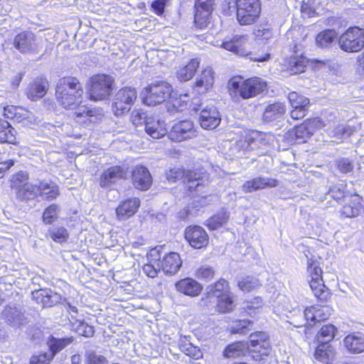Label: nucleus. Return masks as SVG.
<instances>
[{"instance_id": "f257e3e1", "label": "nucleus", "mask_w": 364, "mask_h": 364, "mask_svg": "<svg viewBox=\"0 0 364 364\" xmlns=\"http://www.w3.org/2000/svg\"><path fill=\"white\" fill-rule=\"evenodd\" d=\"M83 92L82 85L75 77H63L56 85V99L65 109H75L81 102Z\"/></svg>"}, {"instance_id": "f03ea898", "label": "nucleus", "mask_w": 364, "mask_h": 364, "mask_svg": "<svg viewBox=\"0 0 364 364\" xmlns=\"http://www.w3.org/2000/svg\"><path fill=\"white\" fill-rule=\"evenodd\" d=\"M166 178L170 183L183 180L186 188L190 191H200L208 184L205 172L173 168L166 172Z\"/></svg>"}, {"instance_id": "7ed1b4c3", "label": "nucleus", "mask_w": 364, "mask_h": 364, "mask_svg": "<svg viewBox=\"0 0 364 364\" xmlns=\"http://www.w3.org/2000/svg\"><path fill=\"white\" fill-rule=\"evenodd\" d=\"M173 91L172 86L164 80H156L144 90L143 102L148 106H156L166 101Z\"/></svg>"}, {"instance_id": "20e7f679", "label": "nucleus", "mask_w": 364, "mask_h": 364, "mask_svg": "<svg viewBox=\"0 0 364 364\" xmlns=\"http://www.w3.org/2000/svg\"><path fill=\"white\" fill-rule=\"evenodd\" d=\"M230 85L243 99L254 97L267 90L266 81L260 77H251L245 80L232 79Z\"/></svg>"}, {"instance_id": "39448f33", "label": "nucleus", "mask_w": 364, "mask_h": 364, "mask_svg": "<svg viewBox=\"0 0 364 364\" xmlns=\"http://www.w3.org/2000/svg\"><path fill=\"white\" fill-rule=\"evenodd\" d=\"M340 48L347 53H355L364 48V29L350 27L338 38Z\"/></svg>"}, {"instance_id": "423d86ee", "label": "nucleus", "mask_w": 364, "mask_h": 364, "mask_svg": "<svg viewBox=\"0 0 364 364\" xmlns=\"http://www.w3.org/2000/svg\"><path fill=\"white\" fill-rule=\"evenodd\" d=\"M237 20L240 25H252L259 18L261 6L259 0H236Z\"/></svg>"}, {"instance_id": "0eeeda50", "label": "nucleus", "mask_w": 364, "mask_h": 364, "mask_svg": "<svg viewBox=\"0 0 364 364\" xmlns=\"http://www.w3.org/2000/svg\"><path fill=\"white\" fill-rule=\"evenodd\" d=\"M114 86L113 78L107 75H97L92 77L90 88V100H105L112 93Z\"/></svg>"}, {"instance_id": "6e6552de", "label": "nucleus", "mask_w": 364, "mask_h": 364, "mask_svg": "<svg viewBox=\"0 0 364 364\" xmlns=\"http://www.w3.org/2000/svg\"><path fill=\"white\" fill-rule=\"evenodd\" d=\"M249 348L252 353V358L256 361H261L264 356H267L272 351L269 336L263 331H257L251 333L249 338Z\"/></svg>"}, {"instance_id": "1a4fd4ad", "label": "nucleus", "mask_w": 364, "mask_h": 364, "mask_svg": "<svg viewBox=\"0 0 364 364\" xmlns=\"http://www.w3.org/2000/svg\"><path fill=\"white\" fill-rule=\"evenodd\" d=\"M14 46L23 54H37L42 48L41 41L31 31L18 33L14 39Z\"/></svg>"}, {"instance_id": "9d476101", "label": "nucleus", "mask_w": 364, "mask_h": 364, "mask_svg": "<svg viewBox=\"0 0 364 364\" xmlns=\"http://www.w3.org/2000/svg\"><path fill=\"white\" fill-rule=\"evenodd\" d=\"M136 99V91L134 88L124 87L115 95L112 102V110L116 116H121L130 109L132 105Z\"/></svg>"}, {"instance_id": "9b49d317", "label": "nucleus", "mask_w": 364, "mask_h": 364, "mask_svg": "<svg viewBox=\"0 0 364 364\" xmlns=\"http://www.w3.org/2000/svg\"><path fill=\"white\" fill-rule=\"evenodd\" d=\"M196 112L200 111L198 121L200 127L205 129H213L220 123V114L218 109L213 105L203 106L198 105L197 107H194Z\"/></svg>"}, {"instance_id": "f8f14e48", "label": "nucleus", "mask_w": 364, "mask_h": 364, "mask_svg": "<svg viewBox=\"0 0 364 364\" xmlns=\"http://www.w3.org/2000/svg\"><path fill=\"white\" fill-rule=\"evenodd\" d=\"M197 136V131L191 120H181L175 123L168 133V138L176 142L191 139Z\"/></svg>"}, {"instance_id": "ddd939ff", "label": "nucleus", "mask_w": 364, "mask_h": 364, "mask_svg": "<svg viewBox=\"0 0 364 364\" xmlns=\"http://www.w3.org/2000/svg\"><path fill=\"white\" fill-rule=\"evenodd\" d=\"M215 0H196L194 4V23L196 27L203 28L210 23Z\"/></svg>"}, {"instance_id": "4468645a", "label": "nucleus", "mask_w": 364, "mask_h": 364, "mask_svg": "<svg viewBox=\"0 0 364 364\" xmlns=\"http://www.w3.org/2000/svg\"><path fill=\"white\" fill-rule=\"evenodd\" d=\"M185 238L190 245L196 249H200L208 244V235L200 226H189L186 228Z\"/></svg>"}, {"instance_id": "2eb2a0df", "label": "nucleus", "mask_w": 364, "mask_h": 364, "mask_svg": "<svg viewBox=\"0 0 364 364\" xmlns=\"http://www.w3.org/2000/svg\"><path fill=\"white\" fill-rule=\"evenodd\" d=\"M162 250L163 247L161 246H158L151 249L147 254L149 262L143 266L142 269L144 273L151 278L157 277L158 273L161 270V258Z\"/></svg>"}, {"instance_id": "dca6fc26", "label": "nucleus", "mask_w": 364, "mask_h": 364, "mask_svg": "<svg viewBox=\"0 0 364 364\" xmlns=\"http://www.w3.org/2000/svg\"><path fill=\"white\" fill-rule=\"evenodd\" d=\"M132 180L134 186L141 191L148 190L152 183V177L147 168L139 165L132 171Z\"/></svg>"}, {"instance_id": "f3484780", "label": "nucleus", "mask_w": 364, "mask_h": 364, "mask_svg": "<svg viewBox=\"0 0 364 364\" xmlns=\"http://www.w3.org/2000/svg\"><path fill=\"white\" fill-rule=\"evenodd\" d=\"M323 127H324L323 122L318 118H314L296 126L293 132L296 139H300L305 142L313 134L316 129Z\"/></svg>"}, {"instance_id": "a211bd4d", "label": "nucleus", "mask_w": 364, "mask_h": 364, "mask_svg": "<svg viewBox=\"0 0 364 364\" xmlns=\"http://www.w3.org/2000/svg\"><path fill=\"white\" fill-rule=\"evenodd\" d=\"M213 82L214 73L211 68L208 67L197 77L193 90L196 94H204L212 87Z\"/></svg>"}, {"instance_id": "6ab92c4d", "label": "nucleus", "mask_w": 364, "mask_h": 364, "mask_svg": "<svg viewBox=\"0 0 364 364\" xmlns=\"http://www.w3.org/2000/svg\"><path fill=\"white\" fill-rule=\"evenodd\" d=\"M278 186V181L276 179L259 176L250 181H245L241 188L243 193H248L265 188H274Z\"/></svg>"}, {"instance_id": "aec40b11", "label": "nucleus", "mask_w": 364, "mask_h": 364, "mask_svg": "<svg viewBox=\"0 0 364 364\" xmlns=\"http://www.w3.org/2000/svg\"><path fill=\"white\" fill-rule=\"evenodd\" d=\"M176 289L180 293L194 297L198 296L202 291L203 287L192 278H184L175 284Z\"/></svg>"}, {"instance_id": "412c9836", "label": "nucleus", "mask_w": 364, "mask_h": 364, "mask_svg": "<svg viewBox=\"0 0 364 364\" xmlns=\"http://www.w3.org/2000/svg\"><path fill=\"white\" fill-rule=\"evenodd\" d=\"M33 298L43 307H51L61 302V295L51 289H41L33 293Z\"/></svg>"}, {"instance_id": "4be33fe9", "label": "nucleus", "mask_w": 364, "mask_h": 364, "mask_svg": "<svg viewBox=\"0 0 364 364\" xmlns=\"http://www.w3.org/2000/svg\"><path fill=\"white\" fill-rule=\"evenodd\" d=\"M182 265V260L177 252H170L161 259V270L166 274L173 275L178 272Z\"/></svg>"}, {"instance_id": "5701e85b", "label": "nucleus", "mask_w": 364, "mask_h": 364, "mask_svg": "<svg viewBox=\"0 0 364 364\" xmlns=\"http://www.w3.org/2000/svg\"><path fill=\"white\" fill-rule=\"evenodd\" d=\"M140 205L138 198H129L122 202L116 209L117 218L122 220L132 216L137 211Z\"/></svg>"}, {"instance_id": "b1692460", "label": "nucleus", "mask_w": 364, "mask_h": 364, "mask_svg": "<svg viewBox=\"0 0 364 364\" xmlns=\"http://www.w3.org/2000/svg\"><path fill=\"white\" fill-rule=\"evenodd\" d=\"M124 175L125 171L121 166H112L102 173L100 185L101 187H108L123 178Z\"/></svg>"}, {"instance_id": "393cba45", "label": "nucleus", "mask_w": 364, "mask_h": 364, "mask_svg": "<svg viewBox=\"0 0 364 364\" xmlns=\"http://www.w3.org/2000/svg\"><path fill=\"white\" fill-rule=\"evenodd\" d=\"M287 112L284 102H275L266 106L263 113V120L271 122L281 119Z\"/></svg>"}, {"instance_id": "a878e982", "label": "nucleus", "mask_w": 364, "mask_h": 364, "mask_svg": "<svg viewBox=\"0 0 364 364\" xmlns=\"http://www.w3.org/2000/svg\"><path fill=\"white\" fill-rule=\"evenodd\" d=\"M144 124L146 134L153 139H159L167 133L165 123L163 121L154 117H148Z\"/></svg>"}, {"instance_id": "bb28decb", "label": "nucleus", "mask_w": 364, "mask_h": 364, "mask_svg": "<svg viewBox=\"0 0 364 364\" xmlns=\"http://www.w3.org/2000/svg\"><path fill=\"white\" fill-rule=\"evenodd\" d=\"M16 196L21 201L27 202L38 197V183H25L15 188Z\"/></svg>"}, {"instance_id": "cd10ccee", "label": "nucleus", "mask_w": 364, "mask_h": 364, "mask_svg": "<svg viewBox=\"0 0 364 364\" xmlns=\"http://www.w3.org/2000/svg\"><path fill=\"white\" fill-rule=\"evenodd\" d=\"M207 294L206 297L203 299V301H204L205 305H208V302H212V298H215L218 296H220L223 294L224 293H230L231 292L230 291L228 282L223 279H220L217 282H215L214 284L210 285L207 288Z\"/></svg>"}, {"instance_id": "c85d7f7f", "label": "nucleus", "mask_w": 364, "mask_h": 364, "mask_svg": "<svg viewBox=\"0 0 364 364\" xmlns=\"http://www.w3.org/2000/svg\"><path fill=\"white\" fill-rule=\"evenodd\" d=\"M48 82L46 79H36L30 84L26 90L27 97L32 101H36L43 97L47 92Z\"/></svg>"}, {"instance_id": "c756f323", "label": "nucleus", "mask_w": 364, "mask_h": 364, "mask_svg": "<svg viewBox=\"0 0 364 364\" xmlns=\"http://www.w3.org/2000/svg\"><path fill=\"white\" fill-rule=\"evenodd\" d=\"M359 128V124H338L329 129V135L336 139L344 140L350 136Z\"/></svg>"}, {"instance_id": "7c9ffc66", "label": "nucleus", "mask_w": 364, "mask_h": 364, "mask_svg": "<svg viewBox=\"0 0 364 364\" xmlns=\"http://www.w3.org/2000/svg\"><path fill=\"white\" fill-rule=\"evenodd\" d=\"M346 348L353 353H360L364 350V335L356 333L348 335L343 341Z\"/></svg>"}, {"instance_id": "2f4dec72", "label": "nucleus", "mask_w": 364, "mask_h": 364, "mask_svg": "<svg viewBox=\"0 0 364 364\" xmlns=\"http://www.w3.org/2000/svg\"><path fill=\"white\" fill-rule=\"evenodd\" d=\"M247 38L246 36H235L231 41L223 42L222 47L225 49L232 51L238 55L245 56L247 55V52L243 46L246 43Z\"/></svg>"}, {"instance_id": "473e14b6", "label": "nucleus", "mask_w": 364, "mask_h": 364, "mask_svg": "<svg viewBox=\"0 0 364 364\" xmlns=\"http://www.w3.org/2000/svg\"><path fill=\"white\" fill-rule=\"evenodd\" d=\"M294 311L299 313L300 318V321H294L290 322L296 328L305 326L309 321H317L315 313V306H310L304 310L303 308L296 306Z\"/></svg>"}, {"instance_id": "72a5a7b5", "label": "nucleus", "mask_w": 364, "mask_h": 364, "mask_svg": "<svg viewBox=\"0 0 364 364\" xmlns=\"http://www.w3.org/2000/svg\"><path fill=\"white\" fill-rule=\"evenodd\" d=\"M338 33L334 29H326L319 32L316 37V44L321 48H330L335 43Z\"/></svg>"}, {"instance_id": "f704fd0d", "label": "nucleus", "mask_w": 364, "mask_h": 364, "mask_svg": "<svg viewBox=\"0 0 364 364\" xmlns=\"http://www.w3.org/2000/svg\"><path fill=\"white\" fill-rule=\"evenodd\" d=\"M38 196L45 200H54L60 194L58 186L52 181H40L38 183Z\"/></svg>"}, {"instance_id": "c9c22d12", "label": "nucleus", "mask_w": 364, "mask_h": 364, "mask_svg": "<svg viewBox=\"0 0 364 364\" xmlns=\"http://www.w3.org/2000/svg\"><path fill=\"white\" fill-rule=\"evenodd\" d=\"M2 314L3 317L14 326L22 324L24 320V314L21 309L14 305H8Z\"/></svg>"}, {"instance_id": "e433bc0d", "label": "nucleus", "mask_w": 364, "mask_h": 364, "mask_svg": "<svg viewBox=\"0 0 364 364\" xmlns=\"http://www.w3.org/2000/svg\"><path fill=\"white\" fill-rule=\"evenodd\" d=\"M213 302L216 301L217 309L220 313H228L235 307L234 295L232 292L224 293L220 296L212 298Z\"/></svg>"}, {"instance_id": "4c0bfd02", "label": "nucleus", "mask_w": 364, "mask_h": 364, "mask_svg": "<svg viewBox=\"0 0 364 364\" xmlns=\"http://www.w3.org/2000/svg\"><path fill=\"white\" fill-rule=\"evenodd\" d=\"M199 65L200 60L198 58L191 59L188 64L177 71V77L184 82L191 80L196 74Z\"/></svg>"}, {"instance_id": "58836bf2", "label": "nucleus", "mask_w": 364, "mask_h": 364, "mask_svg": "<svg viewBox=\"0 0 364 364\" xmlns=\"http://www.w3.org/2000/svg\"><path fill=\"white\" fill-rule=\"evenodd\" d=\"M73 342V337L56 338L50 336L47 341L49 348L48 353L53 358L55 355Z\"/></svg>"}, {"instance_id": "ea45409f", "label": "nucleus", "mask_w": 364, "mask_h": 364, "mask_svg": "<svg viewBox=\"0 0 364 364\" xmlns=\"http://www.w3.org/2000/svg\"><path fill=\"white\" fill-rule=\"evenodd\" d=\"M309 286L314 296L321 301H325L329 296V292L323 284L322 277L311 278Z\"/></svg>"}, {"instance_id": "a19ab883", "label": "nucleus", "mask_w": 364, "mask_h": 364, "mask_svg": "<svg viewBox=\"0 0 364 364\" xmlns=\"http://www.w3.org/2000/svg\"><path fill=\"white\" fill-rule=\"evenodd\" d=\"M75 114L77 117H84L85 122L87 120L90 122H97L100 120L103 115L102 114V109H88L86 107H80L77 111L75 112Z\"/></svg>"}, {"instance_id": "79ce46f5", "label": "nucleus", "mask_w": 364, "mask_h": 364, "mask_svg": "<svg viewBox=\"0 0 364 364\" xmlns=\"http://www.w3.org/2000/svg\"><path fill=\"white\" fill-rule=\"evenodd\" d=\"M249 348L247 343L235 342L228 345L224 352L223 356L225 358H237L245 354L246 350Z\"/></svg>"}, {"instance_id": "37998d69", "label": "nucleus", "mask_w": 364, "mask_h": 364, "mask_svg": "<svg viewBox=\"0 0 364 364\" xmlns=\"http://www.w3.org/2000/svg\"><path fill=\"white\" fill-rule=\"evenodd\" d=\"M15 129L7 121L0 120V141L1 143L15 144Z\"/></svg>"}, {"instance_id": "c03bdc74", "label": "nucleus", "mask_w": 364, "mask_h": 364, "mask_svg": "<svg viewBox=\"0 0 364 364\" xmlns=\"http://www.w3.org/2000/svg\"><path fill=\"white\" fill-rule=\"evenodd\" d=\"M229 219V213L227 210H222L208 220H207L205 225L210 230H217L225 225Z\"/></svg>"}, {"instance_id": "a18cd8bd", "label": "nucleus", "mask_w": 364, "mask_h": 364, "mask_svg": "<svg viewBox=\"0 0 364 364\" xmlns=\"http://www.w3.org/2000/svg\"><path fill=\"white\" fill-rule=\"evenodd\" d=\"M4 115L9 119H14L18 122H23L31 118V113L29 112L14 107H6L4 109Z\"/></svg>"}, {"instance_id": "49530a36", "label": "nucleus", "mask_w": 364, "mask_h": 364, "mask_svg": "<svg viewBox=\"0 0 364 364\" xmlns=\"http://www.w3.org/2000/svg\"><path fill=\"white\" fill-rule=\"evenodd\" d=\"M47 236L56 242L62 243L68 240L69 233L63 226H53L49 228Z\"/></svg>"}, {"instance_id": "de8ad7c7", "label": "nucleus", "mask_w": 364, "mask_h": 364, "mask_svg": "<svg viewBox=\"0 0 364 364\" xmlns=\"http://www.w3.org/2000/svg\"><path fill=\"white\" fill-rule=\"evenodd\" d=\"M333 356V350L328 344L320 343L315 350V359L320 362H328Z\"/></svg>"}, {"instance_id": "09e8293b", "label": "nucleus", "mask_w": 364, "mask_h": 364, "mask_svg": "<svg viewBox=\"0 0 364 364\" xmlns=\"http://www.w3.org/2000/svg\"><path fill=\"white\" fill-rule=\"evenodd\" d=\"M308 60L305 57L294 56L289 60V69L292 74H299L304 72Z\"/></svg>"}, {"instance_id": "8fccbe9b", "label": "nucleus", "mask_w": 364, "mask_h": 364, "mask_svg": "<svg viewBox=\"0 0 364 364\" xmlns=\"http://www.w3.org/2000/svg\"><path fill=\"white\" fill-rule=\"evenodd\" d=\"M72 329L80 336L87 338L92 337L95 333L94 328L92 326L79 320H76L72 323Z\"/></svg>"}, {"instance_id": "3c124183", "label": "nucleus", "mask_w": 364, "mask_h": 364, "mask_svg": "<svg viewBox=\"0 0 364 364\" xmlns=\"http://www.w3.org/2000/svg\"><path fill=\"white\" fill-rule=\"evenodd\" d=\"M336 330V327L332 324L323 326L317 335L318 341L328 344L334 338Z\"/></svg>"}, {"instance_id": "603ef678", "label": "nucleus", "mask_w": 364, "mask_h": 364, "mask_svg": "<svg viewBox=\"0 0 364 364\" xmlns=\"http://www.w3.org/2000/svg\"><path fill=\"white\" fill-rule=\"evenodd\" d=\"M59 206L56 204H51L46 208L43 214V222L47 225H51L58 218Z\"/></svg>"}, {"instance_id": "864d4df0", "label": "nucleus", "mask_w": 364, "mask_h": 364, "mask_svg": "<svg viewBox=\"0 0 364 364\" xmlns=\"http://www.w3.org/2000/svg\"><path fill=\"white\" fill-rule=\"evenodd\" d=\"M253 326L252 321L250 320H240L234 322L231 327L232 333H240L245 335L250 330Z\"/></svg>"}, {"instance_id": "5fc2aeb1", "label": "nucleus", "mask_w": 364, "mask_h": 364, "mask_svg": "<svg viewBox=\"0 0 364 364\" xmlns=\"http://www.w3.org/2000/svg\"><path fill=\"white\" fill-rule=\"evenodd\" d=\"M288 99L291 107H301L308 109L309 106V100L303 96L299 95L296 92H291L288 95Z\"/></svg>"}, {"instance_id": "6e6d98bb", "label": "nucleus", "mask_w": 364, "mask_h": 364, "mask_svg": "<svg viewBox=\"0 0 364 364\" xmlns=\"http://www.w3.org/2000/svg\"><path fill=\"white\" fill-rule=\"evenodd\" d=\"M346 192V185L343 183H340L330 187L326 196H329L335 200L339 202L344 198Z\"/></svg>"}, {"instance_id": "4d7b16f0", "label": "nucleus", "mask_w": 364, "mask_h": 364, "mask_svg": "<svg viewBox=\"0 0 364 364\" xmlns=\"http://www.w3.org/2000/svg\"><path fill=\"white\" fill-rule=\"evenodd\" d=\"M259 286V281L252 276H247L238 282V287L243 291H250Z\"/></svg>"}, {"instance_id": "13d9d810", "label": "nucleus", "mask_w": 364, "mask_h": 364, "mask_svg": "<svg viewBox=\"0 0 364 364\" xmlns=\"http://www.w3.org/2000/svg\"><path fill=\"white\" fill-rule=\"evenodd\" d=\"M264 140V134L257 131H252L250 133V134L247 136V139L242 142V145H245L246 143L247 146L255 145V146H259L262 144Z\"/></svg>"}, {"instance_id": "bf43d9fd", "label": "nucleus", "mask_w": 364, "mask_h": 364, "mask_svg": "<svg viewBox=\"0 0 364 364\" xmlns=\"http://www.w3.org/2000/svg\"><path fill=\"white\" fill-rule=\"evenodd\" d=\"M215 272L213 269L208 265L201 266L199 267L195 274V276L200 279L210 280L213 278Z\"/></svg>"}, {"instance_id": "052dcab7", "label": "nucleus", "mask_w": 364, "mask_h": 364, "mask_svg": "<svg viewBox=\"0 0 364 364\" xmlns=\"http://www.w3.org/2000/svg\"><path fill=\"white\" fill-rule=\"evenodd\" d=\"M361 205L360 203L347 204L342 208V214L347 218H353L359 215Z\"/></svg>"}, {"instance_id": "680f3d73", "label": "nucleus", "mask_w": 364, "mask_h": 364, "mask_svg": "<svg viewBox=\"0 0 364 364\" xmlns=\"http://www.w3.org/2000/svg\"><path fill=\"white\" fill-rule=\"evenodd\" d=\"M262 306L263 302L262 299L257 297L254 301H247L244 309L250 315H252V314H255L258 313Z\"/></svg>"}, {"instance_id": "e2e57ef3", "label": "nucleus", "mask_w": 364, "mask_h": 364, "mask_svg": "<svg viewBox=\"0 0 364 364\" xmlns=\"http://www.w3.org/2000/svg\"><path fill=\"white\" fill-rule=\"evenodd\" d=\"M145 112H144L141 109H134L131 114V122L134 125L142 124L144 122L145 123V120L147 119Z\"/></svg>"}, {"instance_id": "0e129e2a", "label": "nucleus", "mask_w": 364, "mask_h": 364, "mask_svg": "<svg viewBox=\"0 0 364 364\" xmlns=\"http://www.w3.org/2000/svg\"><path fill=\"white\" fill-rule=\"evenodd\" d=\"M222 11L224 14L230 16L235 12L237 13L236 0H225L222 4Z\"/></svg>"}, {"instance_id": "69168bd1", "label": "nucleus", "mask_w": 364, "mask_h": 364, "mask_svg": "<svg viewBox=\"0 0 364 364\" xmlns=\"http://www.w3.org/2000/svg\"><path fill=\"white\" fill-rule=\"evenodd\" d=\"M308 271L311 278L322 277V269L317 263L311 259L308 260Z\"/></svg>"}, {"instance_id": "338daca9", "label": "nucleus", "mask_w": 364, "mask_h": 364, "mask_svg": "<svg viewBox=\"0 0 364 364\" xmlns=\"http://www.w3.org/2000/svg\"><path fill=\"white\" fill-rule=\"evenodd\" d=\"M315 313L317 321H321L327 319L330 316L331 310L327 306L315 307Z\"/></svg>"}, {"instance_id": "774afa93", "label": "nucleus", "mask_w": 364, "mask_h": 364, "mask_svg": "<svg viewBox=\"0 0 364 364\" xmlns=\"http://www.w3.org/2000/svg\"><path fill=\"white\" fill-rule=\"evenodd\" d=\"M51 359V356L48 353L33 355L30 360V364H48Z\"/></svg>"}]
</instances>
